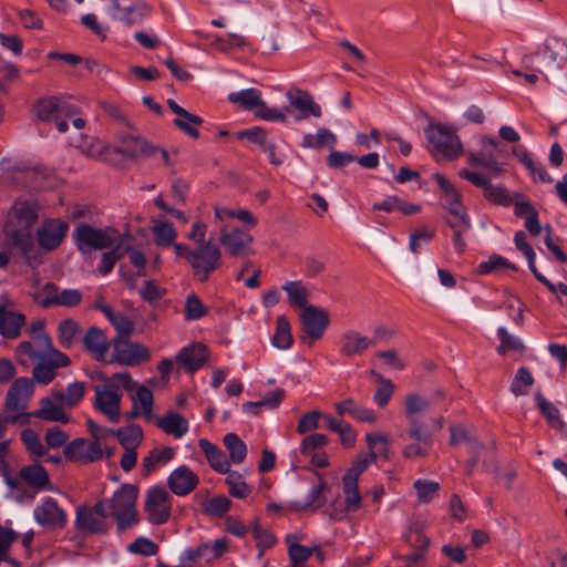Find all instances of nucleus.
Masks as SVG:
<instances>
[{"label": "nucleus", "mask_w": 567, "mask_h": 567, "mask_svg": "<svg viewBox=\"0 0 567 567\" xmlns=\"http://www.w3.org/2000/svg\"><path fill=\"white\" fill-rule=\"evenodd\" d=\"M40 209L32 198L16 200L11 208V224L17 228L7 230L10 246L17 248L24 262L32 268L42 264L41 249L35 246L30 231L39 219Z\"/></svg>", "instance_id": "1"}, {"label": "nucleus", "mask_w": 567, "mask_h": 567, "mask_svg": "<svg viewBox=\"0 0 567 567\" xmlns=\"http://www.w3.org/2000/svg\"><path fill=\"white\" fill-rule=\"evenodd\" d=\"M403 406V415L406 420L404 435L412 443L403 449L402 454L405 458L424 457L434 442L433 430L425 415L431 403L420 393L410 392L404 396Z\"/></svg>", "instance_id": "2"}, {"label": "nucleus", "mask_w": 567, "mask_h": 567, "mask_svg": "<svg viewBox=\"0 0 567 567\" xmlns=\"http://www.w3.org/2000/svg\"><path fill=\"white\" fill-rule=\"evenodd\" d=\"M137 497L138 487L136 485L123 484L112 497L101 499L107 517L114 519L118 534L138 524Z\"/></svg>", "instance_id": "3"}, {"label": "nucleus", "mask_w": 567, "mask_h": 567, "mask_svg": "<svg viewBox=\"0 0 567 567\" xmlns=\"http://www.w3.org/2000/svg\"><path fill=\"white\" fill-rule=\"evenodd\" d=\"M429 152L436 161H454L463 151L455 131L442 123L429 125L425 131Z\"/></svg>", "instance_id": "4"}, {"label": "nucleus", "mask_w": 567, "mask_h": 567, "mask_svg": "<svg viewBox=\"0 0 567 567\" xmlns=\"http://www.w3.org/2000/svg\"><path fill=\"white\" fill-rule=\"evenodd\" d=\"M117 230L113 227L95 228L90 224L81 223L73 230V239L82 255L114 246Z\"/></svg>", "instance_id": "5"}, {"label": "nucleus", "mask_w": 567, "mask_h": 567, "mask_svg": "<svg viewBox=\"0 0 567 567\" xmlns=\"http://www.w3.org/2000/svg\"><path fill=\"white\" fill-rule=\"evenodd\" d=\"M223 265L221 250L216 243L207 240L194 248L190 268L196 280L206 282Z\"/></svg>", "instance_id": "6"}, {"label": "nucleus", "mask_w": 567, "mask_h": 567, "mask_svg": "<svg viewBox=\"0 0 567 567\" xmlns=\"http://www.w3.org/2000/svg\"><path fill=\"white\" fill-rule=\"evenodd\" d=\"M538 53L524 55L523 63L529 70L539 72L554 71L558 69V61L567 59V43L563 38L550 37L544 42V60L540 66H535V58Z\"/></svg>", "instance_id": "7"}, {"label": "nucleus", "mask_w": 567, "mask_h": 567, "mask_svg": "<svg viewBox=\"0 0 567 567\" xmlns=\"http://www.w3.org/2000/svg\"><path fill=\"white\" fill-rule=\"evenodd\" d=\"M113 353L107 362L118 363L122 365H137L144 361H148L151 353L148 349L140 343H133L128 337L117 334L112 340Z\"/></svg>", "instance_id": "8"}, {"label": "nucleus", "mask_w": 567, "mask_h": 567, "mask_svg": "<svg viewBox=\"0 0 567 567\" xmlns=\"http://www.w3.org/2000/svg\"><path fill=\"white\" fill-rule=\"evenodd\" d=\"M106 518H109L106 512L99 501L93 506H79L74 525L79 532L104 535L109 530Z\"/></svg>", "instance_id": "9"}, {"label": "nucleus", "mask_w": 567, "mask_h": 567, "mask_svg": "<svg viewBox=\"0 0 567 567\" xmlns=\"http://www.w3.org/2000/svg\"><path fill=\"white\" fill-rule=\"evenodd\" d=\"M303 336L300 337L303 342H313L322 338L330 323V316L323 308L316 306L307 307L300 315Z\"/></svg>", "instance_id": "10"}, {"label": "nucleus", "mask_w": 567, "mask_h": 567, "mask_svg": "<svg viewBox=\"0 0 567 567\" xmlns=\"http://www.w3.org/2000/svg\"><path fill=\"white\" fill-rule=\"evenodd\" d=\"M145 512L150 523L161 525L171 516V495L161 486L151 487L146 493Z\"/></svg>", "instance_id": "11"}, {"label": "nucleus", "mask_w": 567, "mask_h": 567, "mask_svg": "<svg viewBox=\"0 0 567 567\" xmlns=\"http://www.w3.org/2000/svg\"><path fill=\"white\" fill-rule=\"evenodd\" d=\"M218 241L231 257H245L252 252L254 237L238 227L228 231L226 226H221Z\"/></svg>", "instance_id": "12"}, {"label": "nucleus", "mask_w": 567, "mask_h": 567, "mask_svg": "<svg viewBox=\"0 0 567 567\" xmlns=\"http://www.w3.org/2000/svg\"><path fill=\"white\" fill-rule=\"evenodd\" d=\"M94 391V409L106 415L111 422L116 423L121 416L122 391L111 390L104 384L96 385Z\"/></svg>", "instance_id": "13"}, {"label": "nucleus", "mask_w": 567, "mask_h": 567, "mask_svg": "<svg viewBox=\"0 0 567 567\" xmlns=\"http://www.w3.org/2000/svg\"><path fill=\"white\" fill-rule=\"evenodd\" d=\"M34 111L40 121H58L61 117H71L78 110L65 101L55 97H43L34 104Z\"/></svg>", "instance_id": "14"}, {"label": "nucleus", "mask_w": 567, "mask_h": 567, "mask_svg": "<svg viewBox=\"0 0 567 567\" xmlns=\"http://www.w3.org/2000/svg\"><path fill=\"white\" fill-rule=\"evenodd\" d=\"M63 455L70 461L93 463L103 457V450L96 441L75 439L64 447Z\"/></svg>", "instance_id": "15"}, {"label": "nucleus", "mask_w": 567, "mask_h": 567, "mask_svg": "<svg viewBox=\"0 0 567 567\" xmlns=\"http://www.w3.org/2000/svg\"><path fill=\"white\" fill-rule=\"evenodd\" d=\"M109 13L113 20L133 25L142 22L148 16L150 8L142 0H135L130 6H121L120 0H111Z\"/></svg>", "instance_id": "16"}, {"label": "nucleus", "mask_w": 567, "mask_h": 567, "mask_svg": "<svg viewBox=\"0 0 567 567\" xmlns=\"http://www.w3.org/2000/svg\"><path fill=\"white\" fill-rule=\"evenodd\" d=\"M69 225L61 219H47L37 230L38 243L44 250L56 249L63 241Z\"/></svg>", "instance_id": "17"}, {"label": "nucleus", "mask_w": 567, "mask_h": 567, "mask_svg": "<svg viewBox=\"0 0 567 567\" xmlns=\"http://www.w3.org/2000/svg\"><path fill=\"white\" fill-rule=\"evenodd\" d=\"M34 519L47 528L60 529L65 526L68 516L64 509L58 505L56 501L47 497L41 505L35 507Z\"/></svg>", "instance_id": "18"}, {"label": "nucleus", "mask_w": 567, "mask_h": 567, "mask_svg": "<svg viewBox=\"0 0 567 567\" xmlns=\"http://www.w3.org/2000/svg\"><path fill=\"white\" fill-rule=\"evenodd\" d=\"M286 97L289 102V107L299 112V115L296 117L298 121L309 116L320 117L322 114L321 106L315 102L308 91L291 87L287 91Z\"/></svg>", "instance_id": "19"}, {"label": "nucleus", "mask_w": 567, "mask_h": 567, "mask_svg": "<svg viewBox=\"0 0 567 567\" xmlns=\"http://www.w3.org/2000/svg\"><path fill=\"white\" fill-rule=\"evenodd\" d=\"M437 182L441 192L443 193V206L455 218V220L470 218L465 207L461 202V194L454 185L441 173L433 175Z\"/></svg>", "instance_id": "20"}, {"label": "nucleus", "mask_w": 567, "mask_h": 567, "mask_svg": "<svg viewBox=\"0 0 567 567\" xmlns=\"http://www.w3.org/2000/svg\"><path fill=\"white\" fill-rule=\"evenodd\" d=\"M33 381L29 378L16 379L8 390L6 408L9 411L22 412L27 409L28 402L33 393Z\"/></svg>", "instance_id": "21"}, {"label": "nucleus", "mask_w": 567, "mask_h": 567, "mask_svg": "<svg viewBox=\"0 0 567 567\" xmlns=\"http://www.w3.org/2000/svg\"><path fill=\"white\" fill-rule=\"evenodd\" d=\"M120 145L115 153L126 158L137 159L141 156H153L154 146L150 145L142 136L133 133H120Z\"/></svg>", "instance_id": "22"}, {"label": "nucleus", "mask_w": 567, "mask_h": 567, "mask_svg": "<svg viewBox=\"0 0 567 567\" xmlns=\"http://www.w3.org/2000/svg\"><path fill=\"white\" fill-rule=\"evenodd\" d=\"M198 483V476L186 465L175 468L167 478L169 489L177 496L188 495Z\"/></svg>", "instance_id": "23"}, {"label": "nucleus", "mask_w": 567, "mask_h": 567, "mask_svg": "<svg viewBox=\"0 0 567 567\" xmlns=\"http://www.w3.org/2000/svg\"><path fill=\"white\" fill-rule=\"evenodd\" d=\"M83 346L97 361H106L111 343L105 332L97 327H90L83 339Z\"/></svg>", "instance_id": "24"}, {"label": "nucleus", "mask_w": 567, "mask_h": 567, "mask_svg": "<svg viewBox=\"0 0 567 567\" xmlns=\"http://www.w3.org/2000/svg\"><path fill=\"white\" fill-rule=\"evenodd\" d=\"M374 344V339L361 334L357 330H347L340 338V353L346 358L361 355Z\"/></svg>", "instance_id": "25"}, {"label": "nucleus", "mask_w": 567, "mask_h": 567, "mask_svg": "<svg viewBox=\"0 0 567 567\" xmlns=\"http://www.w3.org/2000/svg\"><path fill=\"white\" fill-rule=\"evenodd\" d=\"M207 359L208 350L202 343L183 348L176 357L178 365L190 374L200 369L206 363Z\"/></svg>", "instance_id": "26"}, {"label": "nucleus", "mask_w": 567, "mask_h": 567, "mask_svg": "<svg viewBox=\"0 0 567 567\" xmlns=\"http://www.w3.org/2000/svg\"><path fill=\"white\" fill-rule=\"evenodd\" d=\"M64 405L62 401L54 400L51 393L49 396L41 399L40 409L32 412L31 415L44 421L66 424L70 416L65 413Z\"/></svg>", "instance_id": "27"}, {"label": "nucleus", "mask_w": 567, "mask_h": 567, "mask_svg": "<svg viewBox=\"0 0 567 567\" xmlns=\"http://www.w3.org/2000/svg\"><path fill=\"white\" fill-rule=\"evenodd\" d=\"M514 243H515L516 248L522 254H524V256L526 257L527 262H528V268L533 272L535 278L539 282H542L544 286H546L549 291H555L556 290L555 285L553 282H550L545 276H543L536 268V265H535L536 254H535L533 247L527 241L526 234L522 230L517 231L514 237Z\"/></svg>", "instance_id": "28"}, {"label": "nucleus", "mask_w": 567, "mask_h": 567, "mask_svg": "<svg viewBox=\"0 0 567 567\" xmlns=\"http://www.w3.org/2000/svg\"><path fill=\"white\" fill-rule=\"evenodd\" d=\"M237 136L238 138H247L251 143L259 145V147L268 154L271 164L280 165L282 163V159L275 153L276 144L267 138V134L262 128L252 127L240 131L237 133Z\"/></svg>", "instance_id": "29"}, {"label": "nucleus", "mask_w": 567, "mask_h": 567, "mask_svg": "<svg viewBox=\"0 0 567 567\" xmlns=\"http://www.w3.org/2000/svg\"><path fill=\"white\" fill-rule=\"evenodd\" d=\"M153 421L163 432L175 437H182L188 431L187 420L173 411L167 412L162 417H155Z\"/></svg>", "instance_id": "30"}, {"label": "nucleus", "mask_w": 567, "mask_h": 567, "mask_svg": "<svg viewBox=\"0 0 567 567\" xmlns=\"http://www.w3.org/2000/svg\"><path fill=\"white\" fill-rule=\"evenodd\" d=\"M198 445L205 453V456L212 468L223 474L229 472L230 462L217 445L210 443L206 439H200L198 441Z\"/></svg>", "instance_id": "31"}, {"label": "nucleus", "mask_w": 567, "mask_h": 567, "mask_svg": "<svg viewBox=\"0 0 567 567\" xmlns=\"http://www.w3.org/2000/svg\"><path fill=\"white\" fill-rule=\"evenodd\" d=\"M174 455L175 451L171 446H166L164 449H153L142 461V476L147 477L151 473L156 471L159 465L172 461Z\"/></svg>", "instance_id": "32"}, {"label": "nucleus", "mask_w": 567, "mask_h": 567, "mask_svg": "<svg viewBox=\"0 0 567 567\" xmlns=\"http://www.w3.org/2000/svg\"><path fill=\"white\" fill-rule=\"evenodd\" d=\"M25 318L21 313L7 311L0 307V333L4 338L14 339L20 336Z\"/></svg>", "instance_id": "33"}, {"label": "nucleus", "mask_w": 567, "mask_h": 567, "mask_svg": "<svg viewBox=\"0 0 567 567\" xmlns=\"http://www.w3.org/2000/svg\"><path fill=\"white\" fill-rule=\"evenodd\" d=\"M82 328L78 321L62 320L58 327V341L62 348L70 349L79 340Z\"/></svg>", "instance_id": "34"}, {"label": "nucleus", "mask_w": 567, "mask_h": 567, "mask_svg": "<svg viewBox=\"0 0 567 567\" xmlns=\"http://www.w3.org/2000/svg\"><path fill=\"white\" fill-rule=\"evenodd\" d=\"M513 153L534 178H538L542 183L547 184L553 182L551 176L539 163L534 161L532 154L527 150L518 148L514 150Z\"/></svg>", "instance_id": "35"}, {"label": "nucleus", "mask_w": 567, "mask_h": 567, "mask_svg": "<svg viewBox=\"0 0 567 567\" xmlns=\"http://www.w3.org/2000/svg\"><path fill=\"white\" fill-rule=\"evenodd\" d=\"M111 434L117 437L124 449H137L143 440L142 427L136 424L117 430H111Z\"/></svg>", "instance_id": "36"}, {"label": "nucleus", "mask_w": 567, "mask_h": 567, "mask_svg": "<svg viewBox=\"0 0 567 567\" xmlns=\"http://www.w3.org/2000/svg\"><path fill=\"white\" fill-rule=\"evenodd\" d=\"M135 388L137 390L135 394L132 395L133 404L135 405V408L141 406L142 415L146 421L151 422L155 419L153 414V393L144 385L137 384V386Z\"/></svg>", "instance_id": "37"}, {"label": "nucleus", "mask_w": 567, "mask_h": 567, "mask_svg": "<svg viewBox=\"0 0 567 567\" xmlns=\"http://www.w3.org/2000/svg\"><path fill=\"white\" fill-rule=\"evenodd\" d=\"M365 441L369 446V456L372 461L378 458H388L389 454V439L384 434L380 433H368Z\"/></svg>", "instance_id": "38"}, {"label": "nucleus", "mask_w": 567, "mask_h": 567, "mask_svg": "<svg viewBox=\"0 0 567 567\" xmlns=\"http://www.w3.org/2000/svg\"><path fill=\"white\" fill-rule=\"evenodd\" d=\"M20 478L35 488H43L49 483V475L43 466L32 464L20 470Z\"/></svg>", "instance_id": "39"}, {"label": "nucleus", "mask_w": 567, "mask_h": 567, "mask_svg": "<svg viewBox=\"0 0 567 567\" xmlns=\"http://www.w3.org/2000/svg\"><path fill=\"white\" fill-rule=\"evenodd\" d=\"M535 401L537 408L551 426L558 430H563L565 427V423L560 419L558 409L553 403L547 401L540 392L535 394Z\"/></svg>", "instance_id": "40"}, {"label": "nucleus", "mask_w": 567, "mask_h": 567, "mask_svg": "<svg viewBox=\"0 0 567 567\" xmlns=\"http://www.w3.org/2000/svg\"><path fill=\"white\" fill-rule=\"evenodd\" d=\"M224 445L229 453V462L240 464L247 455L246 443L235 433H228L224 437Z\"/></svg>", "instance_id": "41"}, {"label": "nucleus", "mask_w": 567, "mask_h": 567, "mask_svg": "<svg viewBox=\"0 0 567 567\" xmlns=\"http://www.w3.org/2000/svg\"><path fill=\"white\" fill-rule=\"evenodd\" d=\"M282 289L287 292L291 306L300 307L302 311L310 307L308 302V292L301 281H287Z\"/></svg>", "instance_id": "42"}, {"label": "nucleus", "mask_w": 567, "mask_h": 567, "mask_svg": "<svg viewBox=\"0 0 567 567\" xmlns=\"http://www.w3.org/2000/svg\"><path fill=\"white\" fill-rule=\"evenodd\" d=\"M292 342L293 339L290 331V324L285 316H279L276 322L272 344L280 350H287L292 346Z\"/></svg>", "instance_id": "43"}, {"label": "nucleus", "mask_w": 567, "mask_h": 567, "mask_svg": "<svg viewBox=\"0 0 567 567\" xmlns=\"http://www.w3.org/2000/svg\"><path fill=\"white\" fill-rule=\"evenodd\" d=\"M371 374L375 378L377 382L379 383V388L373 394V401L379 408H384L390 402L394 393L395 386L390 379L383 378L375 371H371Z\"/></svg>", "instance_id": "44"}, {"label": "nucleus", "mask_w": 567, "mask_h": 567, "mask_svg": "<svg viewBox=\"0 0 567 567\" xmlns=\"http://www.w3.org/2000/svg\"><path fill=\"white\" fill-rule=\"evenodd\" d=\"M85 385L83 382H74L69 384L66 392L52 391V396L56 401H62L65 406L76 405L83 398Z\"/></svg>", "instance_id": "45"}, {"label": "nucleus", "mask_w": 567, "mask_h": 567, "mask_svg": "<svg viewBox=\"0 0 567 567\" xmlns=\"http://www.w3.org/2000/svg\"><path fill=\"white\" fill-rule=\"evenodd\" d=\"M497 337L501 344L497 347V352L501 355L506 354L508 351H525L526 347L524 342L516 336L511 334L505 327L497 329Z\"/></svg>", "instance_id": "46"}, {"label": "nucleus", "mask_w": 567, "mask_h": 567, "mask_svg": "<svg viewBox=\"0 0 567 567\" xmlns=\"http://www.w3.org/2000/svg\"><path fill=\"white\" fill-rule=\"evenodd\" d=\"M112 249L103 252L101 256V265L99 266V271L102 275H107L113 270L114 265L122 259L127 251H130V246L123 247L121 244H114Z\"/></svg>", "instance_id": "47"}, {"label": "nucleus", "mask_w": 567, "mask_h": 567, "mask_svg": "<svg viewBox=\"0 0 567 567\" xmlns=\"http://www.w3.org/2000/svg\"><path fill=\"white\" fill-rule=\"evenodd\" d=\"M261 93L256 89H246L229 94L230 102L239 104L246 110H252L261 105Z\"/></svg>", "instance_id": "48"}, {"label": "nucleus", "mask_w": 567, "mask_h": 567, "mask_svg": "<svg viewBox=\"0 0 567 567\" xmlns=\"http://www.w3.org/2000/svg\"><path fill=\"white\" fill-rule=\"evenodd\" d=\"M60 291L55 284L47 282L41 291L32 293L33 300L43 308L59 305Z\"/></svg>", "instance_id": "49"}, {"label": "nucleus", "mask_w": 567, "mask_h": 567, "mask_svg": "<svg viewBox=\"0 0 567 567\" xmlns=\"http://www.w3.org/2000/svg\"><path fill=\"white\" fill-rule=\"evenodd\" d=\"M285 398V391L282 389H277L272 392H270L265 399L260 401H248L243 404L244 411L257 414V405H265L267 409H276L280 405Z\"/></svg>", "instance_id": "50"}, {"label": "nucleus", "mask_w": 567, "mask_h": 567, "mask_svg": "<svg viewBox=\"0 0 567 567\" xmlns=\"http://www.w3.org/2000/svg\"><path fill=\"white\" fill-rule=\"evenodd\" d=\"M447 225L453 230V245L457 254H463L466 248V243L463 239V234L471 228V219L464 218L458 220H446Z\"/></svg>", "instance_id": "51"}, {"label": "nucleus", "mask_w": 567, "mask_h": 567, "mask_svg": "<svg viewBox=\"0 0 567 567\" xmlns=\"http://www.w3.org/2000/svg\"><path fill=\"white\" fill-rule=\"evenodd\" d=\"M153 233L155 235V243L164 247L172 245L177 237L173 224L168 221H155Z\"/></svg>", "instance_id": "52"}, {"label": "nucleus", "mask_w": 567, "mask_h": 567, "mask_svg": "<svg viewBox=\"0 0 567 567\" xmlns=\"http://www.w3.org/2000/svg\"><path fill=\"white\" fill-rule=\"evenodd\" d=\"M484 197L494 205L509 206L513 203V195L509 194L504 185H493L489 183L484 190Z\"/></svg>", "instance_id": "53"}, {"label": "nucleus", "mask_w": 567, "mask_h": 567, "mask_svg": "<svg viewBox=\"0 0 567 567\" xmlns=\"http://www.w3.org/2000/svg\"><path fill=\"white\" fill-rule=\"evenodd\" d=\"M534 384V378L530 373V371L522 367L517 370L514 380L511 384V391L514 395H525L528 393L527 388L532 386Z\"/></svg>", "instance_id": "54"}, {"label": "nucleus", "mask_w": 567, "mask_h": 567, "mask_svg": "<svg viewBox=\"0 0 567 567\" xmlns=\"http://www.w3.org/2000/svg\"><path fill=\"white\" fill-rule=\"evenodd\" d=\"M343 492L346 495V509L354 512L360 507L361 496L359 493L358 481L342 478Z\"/></svg>", "instance_id": "55"}, {"label": "nucleus", "mask_w": 567, "mask_h": 567, "mask_svg": "<svg viewBox=\"0 0 567 567\" xmlns=\"http://www.w3.org/2000/svg\"><path fill=\"white\" fill-rule=\"evenodd\" d=\"M503 268H508L512 270H517V266L508 261L506 258L499 255L489 256L488 260L483 261L478 266V274L487 275L501 270Z\"/></svg>", "instance_id": "56"}, {"label": "nucleus", "mask_w": 567, "mask_h": 567, "mask_svg": "<svg viewBox=\"0 0 567 567\" xmlns=\"http://www.w3.org/2000/svg\"><path fill=\"white\" fill-rule=\"evenodd\" d=\"M230 504V499L226 496H216L204 502L203 512L210 516L221 517L229 511Z\"/></svg>", "instance_id": "57"}, {"label": "nucleus", "mask_w": 567, "mask_h": 567, "mask_svg": "<svg viewBox=\"0 0 567 567\" xmlns=\"http://www.w3.org/2000/svg\"><path fill=\"white\" fill-rule=\"evenodd\" d=\"M225 482L228 485L229 494L234 497L245 498L250 493L249 486L237 472L229 471Z\"/></svg>", "instance_id": "58"}, {"label": "nucleus", "mask_w": 567, "mask_h": 567, "mask_svg": "<svg viewBox=\"0 0 567 567\" xmlns=\"http://www.w3.org/2000/svg\"><path fill=\"white\" fill-rule=\"evenodd\" d=\"M413 486L421 503L431 502L440 491V484L433 481L416 480Z\"/></svg>", "instance_id": "59"}, {"label": "nucleus", "mask_w": 567, "mask_h": 567, "mask_svg": "<svg viewBox=\"0 0 567 567\" xmlns=\"http://www.w3.org/2000/svg\"><path fill=\"white\" fill-rule=\"evenodd\" d=\"M184 313L186 320H198L207 313V309L195 293H190L186 297Z\"/></svg>", "instance_id": "60"}, {"label": "nucleus", "mask_w": 567, "mask_h": 567, "mask_svg": "<svg viewBox=\"0 0 567 567\" xmlns=\"http://www.w3.org/2000/svg\"><path fill=\"white\" fill-rule=\"evenodd\" d=\"M203 558L206 561H212L214 559L219 558L223 556L227 548H228V539L227 538H219L216 539L213 543H205L200 545Z\"/></svg>", "instance_id": "61"}, {"label": "nucleus", "mask_w": 567, "mask_h": 567, "mask_svg": "<svg viewBox=\"0 0 567 567\" xmlns=\"http://www.w3.org/2000/svg\"><path fill=\"white\" fill-rule=\"evenodd\" d=\"M104 385L115 391H132L135 386H137V383L132 379L130 373L120 372L114 373L110 379H107Z\"/></svg>", "instance_id": "62"}, {"label": "nucleus", "mask_w": 567, "mask_h": 567, "mask_svg": "<svg viewBox=\"0 0 567 567\" xmlns=\"http://www.w3.org/2000/svg\"><path fill=\"white\" fill-rule=\"evenodd\" d=\"M251 532L257 543V547L260 549L259 556L264 554L265 549L270 548L275 545L276 538L274 537V535L269 530L264 529L259 525L258 520L254 522Z\"/></svg>", "instance_id": "63"}, {"label": "nucleus", "mask_w": 567, "mask_h": 567, "mask_svg": "<svg viewBox=\"0 0 567 567\" xmlns=\"http://www.w3.org/2000/svg\"><path fill=\"white\" fill-rule=\"evenodd\" d=\"M165 293L166 289L159 287L155 280H146L140 290L141 298L148 303L159 300Z\"/></svg>", "instance_id": "64"}]
</instances>
